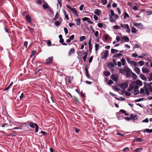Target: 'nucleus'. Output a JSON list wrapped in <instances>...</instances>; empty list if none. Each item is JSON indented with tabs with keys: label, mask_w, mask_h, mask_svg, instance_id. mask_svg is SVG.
Instances as JSON below:
<instances>
[{
	"label": "nucleus",
	"mask_w": 152,
	"mask_h": 152,
	"mask_svg": "<svg viewBox=\"0 0 152 152\" xmlns=\"http://www.w3.org/2000/svg\"><path fill=\"white\" fill-rule=\"evenodd\" d=\"M29 126L31 127L33 129H34L35 128V132L36 133L39 130V126L38 125L35 123H34L33 122H30L29 123Z\"/></svg>",
	"instance_id": "nucleus-1"
},
{
	"label": "nucleus",
	"mask_w": 152,
	"mask_h": 152,
	"mask_svg": "<svg viewBox=\"0 0 152 152\" xmlns=\"http://www.w3.org/2000/svg\"><path fill=\"white\" fill-rule=\"evenodd\" d=\"M103 26V24L101 23H99L98 24V26L100 28H102Z\"/></svg>",
	"instance_id": "nucleus-53"
},
{
	"label": "nucleus",
	"mask_w": 152,
	"mask_h": 152,
	"mask_svg": "<svg viewBox=\"0 0 152 152\" xmlns=\"http://www.w3.org/2000/svg\"><path fill=\"white\" fill-rule=\"evenodd\" d=\"M128 86V84L127 83H121L120 85V87L123 89L126 88Z\"/></svg>",
	"instance_id": "nucleus-8"
},
{
	"label": "nucleus",
	"mask_w": 152,
	"mask_h": 152,
	"mask_svg": "<svg viewBox=\"0 0 152 152\" xmlns=\"http://www.w3.org/2000/svg\"><path fill=\"white\" fill-rule=\"evenodd\" d=\"M85 55L83 57V59L84 61L85 62L86 61V58L87 57L88 53L87 52H86L84 53Z\"/></svg>",
	"instance_id": "nucleus-25"
},
{
	"label": "nucleus",
	"mask_w": 152,
	"mask_h": 152,
	"mask_svg": "<svg viewBox=\"0 0 152 152\" xmlns=\"http://www.w3.org/2000/svg\"><path fill=\"white\" fill-rule=\"evenodd\" d=\"M76 25L78 26H80V18H77L75 20Z\"/></svg>",
	"instance_id": "nucleus-21"
},
{
	"label": "nucleus",
	"mask_w": 152,
	"mask_h": 152,
	"mask_svg": "<svg viewBox=\"0 0 152 152\" xmlns=\"http://www.w3.org/2000/svg\"><path fill=\"white\" fill-rule=\"evenodd\" d=\"M58 16L59 14L58 13H56V14L55 17H54L53 19V20H56L58 18Z\"/></svg>",
	"instance_id": "nucleus-40"
},
{
	"label": "nucleus",
	"mask_w": 152,
	"mask_h": 152,
	"mask_svg": "<svg viewBox=\"0 0 152 152\" xmlns=\"http://www.w3.org/2000/svg\"><path fill=\"white\" fill-rule=\"evenodd\" d=\"M64 32L65 33V34H66L68 33V30L66 28H64Z\"/></svg>",
	"instance_id": "nucleus-59"
},
{
	"label": "nucleus",
	"mask_w": 152,
	"mask_h": 152,
	"mask_svg": "<svg viewBox=\"0 0 152 152\" xmlns=\"http://www.w3.org/2000/svg\"><path fill=\"white\" fill-rule=\"evenodd\" d=\"M114 64L113 63L110 62L109 63L107 64V66L108 67L111 68L114 66Z\"/></svg>",
	"instance_id": "nucleus-27"
},
{
	"label": "nucleus",
	"mask_w": 152,
	"mask_h": 152,
	"mask_svg": "<svg viewBox=\"0 0 152 152\" xmlns=\"http://www.w3.org/2000/svg\"><path fill=\"white\" fill-rule=\"evenodd\" d=\"M134 71L137 74H140V69L138 67H135L134 68Z\"/></svg>",
	"instance_id": "nucleus-16"
},
{
	"label": "nucleus",
	"mask_w": 152,
	"mask_h": 152,
	"mask_svg": "<svg viewBox=\"0 0 152 152\" xmlns=\"http://www.w3.org/2000/svg\"><path fill=\"white\" fill-rule=\"evenodd\" d=\"M133 88L132 86L131 85H130L128 89L129 91H131L133 89Z\"/></svg>",
	"instance_id": "nucleus-58"
},
{
	"label": "nucleus",
	"mask_w": 152,
	"mask_h": 152,
	"mask_svg": "<svg viewBox=\"0 0 152 152\" xmlns=\"http://www.w3.org/2000/svg\"><path fill=\"white\" fill-rule=\"evenodd\" d=\"M53 59V57L51 56L47 58L46 60V63L47 64H50L52 63Z\"/></svg>",
	"instance_id": "nucleus-10"
},
{
	"label": "nucleus",
	"mask_w": 152,
	"mask_h": 152,
	"mask_svg": "<svg viewBox=\"0 0 152 152\" xmlns=\"http://www.w3.org/2000/svg\"><path fill=\"white\" fill-rule=\"evenodd\" d=\"M86 39V37L84 36H82L80 37V42H82L83 40H85Z\"/></svg>",
	"instance_id": "nucleus-38"
},
{
	"label": "nucleus",
	"mask_w": 152,
	"mask_h": 152,
	"mask_svg": "<svg viewBox=\"0 0 152 152\" xmlns=\"http://www.w3.org/2000/svg\"><path fill=\"white\" fill-rule=\"evenodd\" d=\"M71 11L76 16L78 17L79 16L78 12L75 8H73V9H72Z\"/></svg>",
	"instance_id": "nucleus-11"
},
{
	"label": "nucleus",
	"mask_w": 152,
	"mask_h": 152,
	"mask_svg": "<svg viewBox=\"0 0 152 152\" xmlns=\"http://www.w3.org/2000/svg\"><path fill=\"white\" fill-rule=\"evenodd\" d=\"M99 45L98 44H95V50L96 51H98L99 49Z\"/></svg>",
	"instance_id": "nucleus-37"
},
{
	"label": "nucleus",
	"mask_w": 152,
	"mask_h": 152,
	"mask_svg": "<svg viewBox=\"0 0 152 152\" xmlns=\"http://www.w3.org/2000/svg\"><path fill=\"white\" fill-rule=\"evenodd\" d=\"M28 44V42L27 41H26L24 42V46L26 48L27 47V45Z\"/></svg>",
	"instance_id": "nucleus-60"
},
{
	"label": "nucleus",
	"mask_w": 152,
	"mask_h": 152,
	"mask_svg": "<svg viewBox=\"0 0 152 152\" xmlns=\"http://www.w3.org/2000/svg\"><path fill=\"white\" fill-rule=\"evenodd\" d=\"M142 71L143 73L147 74L149 72V70L148 68L144 67H142Z\"/></svg>",
	"instance_id": "nucleus-13"
},
{
	"label": "nucleus",
	"mask_w": 152,
	"mask_h": 152,
	"mask_svg": "<svg viewBox=\"0 0 152 152\" xmlns=\"http://www.w3.org/2000/svg\"><path fill=\"white\" fill-rule=\"evenodd\" d=\"M129 41V38L125 36L121 37V43H123L125 42H128Z\"/></svg>",
	"instance_id": "nucleus-5"
},
{
	"label": "nucleus",
	"mask_w": 152,
	"mask_h": 152,
	"mask_svg": "<svg viewBox=\"0 0 152 152\" xmlns=\"http://www.w3.org/2000/svg\"><path fill=\"white\" fill-rule=\"evenodd\" d=\"M103 53L104 55V56L103 57V58L106 59L107 58L108 55V51L107 50H106L104 52L102 53V54Z\"/></svg>",
	"instance_id": "nucleus-9"
},
{
	"label": "nucleus",
	"mask_w": 152,
	"mask_h": 152,
	"mask_svg": "<svg viewBox=\"0 0 152 152\" xmlns=\"http://www.w3.org/2000/svg\"><path fill=\"white\" fill-rule=\"evenodd\" d=\"M104 74L106 76H108L110 75V72L108 71H106L104 72Z\"/></svg>",
	"instance_id": "nucleus-28"
},
{
	"label": "nucleus",
	"mask_w": 152,
	"mask_h": 152,
	"mask_svg": "<svg viewBox=\"0 0 152 152\" xmlns=\"http://www.w3.org/2000/svg\"><path fill=\"white\" fill-rule=\"evenodd\" d=\"M123 54L122 53H118L115 54L113 56V57L114 58H118L119 56H122Z\"/></svg>",
	"instance_id": "nucleus-31"
},
{
	"label": "nucleus",
	"mask_w": 152,
	"mask_h": 152,
	"mask_svg": "<svg viewBox=\"0 0 152 152\" xmlns=\"http://www.w3.org/2000/svg\"><path fill=\"white\" fill-rule=\"evenodd\" d=\"M62 22V20L61 19L60 21H57L55 22L54 24L56 26H58L60 25Z\"/></svg>",
	"instance_id": "nucleus-17"
},
{
	"label": "nucleus",
	"mask_w": 152,
	"mask_h": 152,
	"mask_svg": "<svg viewBox=\"0 0 152 152\" xmlns=\"http://www.w3.org/2000/svg\"><path fill=\"white\" fill-rule=\"evenodd\" d=\"M110 78L114 81L117 82L118 81V77L117 74H113L111 76Z\"/></svg>",
	"instance_id": "nucleus-6"
},
{
	"label": "nucleus",
	"mask_w": 152,
	"mask_h": 152,
	"mask_svg": "<svg viewBox=\"0 0 152 152\" xmlns=\"http://www.w3.org/2000/svg\"><path fill=\"white\" fill-rule=\"evenodd\" d=\"M120 112L121 113H124L125 115H128V114H127L126 111L124 110H120Z\"/></svg>",
	"instance_id": "nucleus-48"
},
{
	"label": "nucleus",
	"mask_w": 152,
	"mask_h": 152,
	"mask_svg": "<svg viewBox=\"0 0 152 152\" xmlns=\"http://www.w3.org/2000/svg\"><path fill=\"white\" fill-rule=\"evenodd\" d=\"M93 56H91L89 59V62L91 63L93 60Z\"/></svg>",
	"instance_id": "nucleus-61"
},
{
	"label": "nucleus",
	"mask_w": 152,
	"mask_h": 152,
	"mask_svg": "<svg viewBox=\"0 0 152 152\" xmlns=\"http://www.w3.org/2000/svg\"><path fill=\"white\" fill-rule=\"evenodd\" d=\"M143 149L142 148H139L135 149L134 151V152H141L142 150Z\"/></svg>",
	"instance_id": "nucleus-30"
},
{
	"label": "nucleus",
	"mask_w": 152,
	"mask_h": 152,
	"mask_svg": "<svg viewBox=\"0 0 152 152\" xmlns=\"http://www.w3.org/2000/svg\"><path fill=\"white\" fill-rule=\"evenodd\" d=\"M75 50L74 48H72L70 50L69 52L68 53L69 55H71L72 54H73L75 53Z\"/></svg>",
	"instance_id": "nucleus-22"
},
{
	"label": "nucleus",
	"mask_w": 152,
	"mask_h": 152,
	"mask_svg": "<svg viewBox=\"0 0 152 152\" xmlns=\"http://www.w3.org/2000/svg\"><path fill=\"white\" fill-rule=\"evenodd\" d=\"M57 6L58 7V4H59L60 8H61L62 6V0H57Z\"/></svg>",
	"instance_id": "nucleus-29"
},
{
	"label": "nucleus",
	"mask_w": 152,
	"mask_h": 152,
	"mask_svg": "<svg viewBox=\"0 0 152 152\" xmlns=\"http://www.w3.org/2000/svg\"><path fill=\"white\" fill-rule=\"evenodd\" d=\"M118 52V50L114 49L112 48L111 49V53H117Z\"/></svg>",
	"instance_id": "nucleus-33"
},
{
	"label": "nucleus",
	"mask_w": 152,
	"mask_h": 152,
	"mask_svg": "<svg viewBox=\"0 0 152 152\" xmlns=\"http://www.w3.org/2000/svg\"><path fill=\"white\" fill-rule=\"evenodd\" d=\"M107 0H101V2L103 5H105L107 3Z\"/></svg>",
	"instance_id": "nucleus-42"
},
{
	"label": "nucleus",
	"mask_w": 152,
	"mask_h": 152,
	"mask_svg": "<svg viewBox=\"0 0 152 152\" xmlns=\"http://www.w3.org/2000/svg\"><path fill=\"white\" fill-rule=\"evenodd\" d=\"M109 94H110L111 96H113V97H115V98L117 99H118V100L119 99L116 97H115V96H117L116 95H115V94L112 93L111 92H109Z\"/></svg>",
	"instance_id": "nucleus-43"
},
{
	"label": "nucleus",
	"mask_w": 152,
	"mask_h": 152,
	"mask_svg": "<svg viewBox=\"0 0 152 152\" xmlns=\"http://www.w3.org/2000/svg\"><path fill=\"white\" fill-rule=\"evenodd\" d=\"M147 132L149 133H152V129H146L144 131V132Z\"/></svg>",
	"instance_id": "nucleus-26"
},
{
	"label": "nucleus",
	"mask_w": 152,
	"mask_h": 152,
	"mask_svg": "<svg viewBox=\"0 0 152 152\" xmlns=\"http://www.w3.org/2000/svg\"><path fill=\"white\" fill-rule=\"evenodd\" d=\"M115 13L114 11L112 10H110V14L109 15V16H115Z\"/></svg>",
	"instance_id": "nucleus-24"
},
{
	"label": "nucleus",
	"mask_w": 152,
	"mask_h": 152,
	"mask_svg": "<svg viewBox=\"0 0 152 152\" xmlns=\"http://www.w3.org/2000/svg\"><path fill=\"white\" fill-rule=\"evenodd\" d=\"M144 92H145V91H144V89L142 88H141V89H140V94H145Z\"/></svg>",
	"instance_id": "nucleus-49"
},
{
	"label": "nucleus",
	"mask_w": 152,
	"mask_h": 152,
	"mask_svg": "<svg viewBox=\"0 0 152 152\" xmlns=\"http://www.w3.org/2000/svg\"><path fill=\"white\" fill-rule=\"evenodd\" d=\"M113 28L115 29H119L121 28V27L118 25H115L113 26Z\"/></svg>",
	"instance_id": "nucleus-44"
},
{
	"label": "nucleus",
	"mask_w": 152,
	"mask_h": 152,
	"mask_svg": "<svg viewBox=\"0 0 152 152\" xmlns=\"http://www.w3.org/2000/svg\"><path fill=\"white\" fill-rule=\"evenodd\" d=\"M130 64L134 66H137V63L134 61H132Z\"/></svg>",
	"instance_id": "nucleus-39"
},
{
	"label": "nucleus",
	"mask_w": 152,
	"mask_h": 152,
	"mask_svg": "<svg viewBox=\"0 0 152 152\" xmlns=\"http://www.w3.org/2000/svg\"><path fill=\"white\" fill-rule=\"evenodd\" d=\"M135 83L137 85H138L140 86H141L142 85V82L140 80H137L135 82Z\"/></svg>",
	"instance_id": "nucleus-15"
},
{
	"label": "nucleus",
	"mask_w": 152,
	"mask_h": 152,
	"mask_svg": "<svg viewBox=\"0 0 152 152\" xmlns=\"http://www.w3.org/2000/svg\"><path fill=\"white\" fill-rule=\"evenodd\" d=\"M123 15H124V19H126V18H129V15L126 12H125L124 13Z\"/></svg>",
	"instance_id": "nucleus-32"
},
{
	"label": "nucleus",
	"mask_w": 152,
	"mask_h": 152,
	"mask_svg": "<svg viewBox=\"0 0 152 152\" xmlns=\"http://www.w3.org/2000/svg\"><path fill=\"white\" fill-rule=\"evenodd\" d=\"M134 141L136 142H142V140L140 138H137L134 139Z\"/></svg>",
	"instance_id": "nucleus-36"
},
{
	"label": "nucleus",
	"mask_w": 152,
	"mask_h": 152,
	"mask_svg": "<svg viewBox=\"0 0 152 152\" xmlns=\"http://www.w3.org/2000/svg\"><path fill=\"white\" fill-rule=\"evenodd\" d=\"M119 18L118 16L117 15L115 14V16H109V19L111 23H114L115 22L116 20L118 19Z\"/></svg>",
	"instance_id": "nucleus-4"
},
{
	"label": "nucleus",
	"mask_w": 152,
	"mask_h": 152,
	"mask_svg": "<svg viewBox=\"0 0 152 152\" xmlns=\"http://www.w3.org/2000/svg\"><path fill=\"white\" fill-rule=\"evenodd\" d=\"M143 122L148 123V119L147 118H146L145 119L143 120L142 121Z\"/></svg>",
	"instance_id": "nucleus-63"
},
{
	"label": "nucleus",
	"mask_w": 152,
	"mask_h": 152,
	"mask_svg": "<svg viewBox=\"0 0 152 152\" xmlns=\"http://www.w3.org/2000/svg\"><path fill=\"white\" fill-rule=\"evenodd\" d=\"M132 77L134 79H136L137 78V75L134 73L132 72Z\"/></svg>",
	"instance_id": "nucleus-47"
},
{
	"label": "nucleus",
	"mask_w": 152,
	"mask_h": 152,
	"mask_svg": "<svg viewBox=\"0 0 152 152\" xmlns=\"http://www.w3.org/2000/svg\"><path fill=\"white\" fill-rule=\"evenodd\" d=\"M138 88L139 87H136L134 89V92H135L134 94L135 95H137L139 94V92L138 90Z\"/></svg>",
	"instance_id": "nucleus-23"
},
{
	"label": "nucleus",
	"mask_w": 152,
	"mask_h": 152,
	"mask_svg": "<svg viewBox=\"0 0 152 152\" xmlns=\"http://www.w3.org/2000/svg\"><path fill=\"white\" fill-rule=\"evenodd\" d=\"M94 13L96 15H99L100 13H101V11L100 10L97 9L95 10Z\"/></svg>",
	"instance_id": "nucleus-18"
},
{
	"label": "nucleus",
	"mask_w": 152,
	"mask_h": 152,
	"mask_svg": "<svg viewBox=\"0 0 152 152\" xmlns=\"http://www.w3.org/2000/svg\"><path fill=\"white\" fill-rule=\"evenodd\" d=\"M94 33L95 36L96 37H97L98 36L99 33L98 31H96Z\"/></svg>",
	"instance_id": "nucleus-64"
},
{
	"label": "nucleus",
	"mask_w": 152,
	"mask_h": 152,
	"mask_svg": "<svg viewBox=\"0 0 152 152\" xmlns=\"http://www.w3.org/2000/svg\"><path fill=\"white\" fill-rule=\"evenodd\" d=\"M140 45H139L137 44H135L134 47V48H139L140 47Z\"/></svg>",
	"instance_id": "nucleus-56"
},
{
	"label": "nucleus",
	"mask_w": 152,
	"mask_h": 152,
	"mask_svg": "<svg viewBox=\"0 0 152 152\" xmlns=\"http://www.w3.org/2000/svg\"><path fill=\"white\" fill-rule=\"evenodd\" d=\"M120 40H121V38H120V37L118 36H117L116 38V42H119Z\"/></svg>",
	"instance_id": "nucleus-46"
},
{
	"label": "nucleus",
	"mask_w": 152,
	"mask_h": 152,
	"mask_svg": "<svg viewBox=\"0 0 152 152\" xmlns=\"http://www.w3.org/2000/svg\"><path fill=\"white\" fill-rule=\"evenodd\" d=\"M42 7L43 9L44 10L46 9L49 7V6L47 3L44 4L43 5Z\"/></svg>",
	"instance_id": "nucleus-34"
},
{
	"label": "nucleus",
	"mask_w": 152,
	"mask_h": 152,
	"mask_svg": "<svg viewBox=\"0 0 152 152\" xmlns=\"http://www.w3.org/2000/svg\"><path fill=\"white\" fill-rule=\"evenodd\" d=\"M84 7V5L83 4H81L80 7H79V10L80 11H82L83 9V7Z\"/></svg>",
	"instance_id": "nucleus-51"
},
{
	"label": "nucleus",
	"mask_w": 152,
	"mask_h": 152,
	"mask_svg": "<svg viewBox=\"0 0 152 152\" xmlns=\"http://www.w3.org/2000/svg\"><path fill=\"white\" fill-rule=\"evenodd\" d=\"M43 1H44V0H39L36 1V3L38 4H41Z\"/></svg>",
	"instance_id": "nucleus-50"
},
{
	"label": "nucleus",
	"mask_w": 152,
	"mask_h": 152,
	"mask_svg": "<svg viewBox=\"0 0 152 152\" xmlns=\"http://www.w3.org/2000/svg\"><path fill=\"white\" fill-rule=\"evenodd\" d=\"M140 78L146 81L147 80L146 77L142 73L140 74Z\"/></svg>",
	"instance_id": "nucleus-20"
},
{
	"label": "nucleus",
	"mask_w": 152,
	"mask_h": 152,
	"mask_svg": "<svg viewBox=\"0 0 152 152\" xmlns=\"http://www.w3.org/2000/svg\"><path fill=\"white\" fill-rule=\"evenodd\" d=\"M28 28L29 29V30H30V31L31 33H32V32H33L34 29L33 28H31L29 26H28Z\"/></svg>",
	"instance_id": "nucleus-62"
},
{
	"label": "nucleus",
	"mask_w": 152,
	"mask_h": 152,
	"mask_svg": "<svg viewBox=\"0 0 152 152\" xmlns=\"http://www.w3.org/2000/svg\"><path fill=\"white\" fill-rule=\"evenodd\" d=\"M36 51L35 50H34L33 51L30 57L31 58L36 53Z\"/></svg>",
	"instance_id": "nucleus-55"
},
{
	"label": "nucleus",
	"mask_w": 152,
	"mask_h": 152,
	"mask_svg": "<svg viewBox=\"0 0 152 152\" xmlns=\"http://www.w3.org/2000/svg\"><path fill=\"white\" fill-rule=\"evenodd\" d=\"M133 24L134 26L140 29H142L143 28V25L141 23H136L134 22H133Z\"/></svg>",
	"instance_id": "nucleus-3"
},
{
	"label": "nucleus",
	"mask_w": 152,
	"mask_h": 152,
	"mask_svg": "<svg viewBox=\"0 0 152 152\" xmlns=\"http://www.w3.org/2000/svg\"><path fill=\"white\" fill-rule=\"evenodd\" d=\"M125 71V73H126V76L127 77H129L130 76L132 70L128 67H126Z\"/></svg>",
	"instance_id": "nucleus-7"
},
{
	"label": "nucleus",
	"mask_w": 152,
	"mask_h": 152,
	"mask_svg": "<svg viewBox=\"0 0 152 152\" xmlns=\"http://www.w3.org/2000/svg\"><path fill=\"white\" fill-rule=\"evenodd\" d=\"M131 119L133 120H137V118L136 115L131 114L130 115Z\"/></svg>",
	"instance_id": "nucleus-12"
},
{
	"label": "nucleus",
	"mask_w": 152,
	"mask_h": 152,
	"mask_svg": "<svg viewBox=\"0 0 152 152\" xmlns=\"http://www.w3.org/2000/svg\"><path fill=\"white\" fill-rule=\"evenodd\" d=\"M121 27L126 29V32L129 33L130 32V29L129 25L127 24H120Z\"/></svg>",
	"instance_id": "nucleus-2"
},
{
	"label": "nucleus",
	"mask_w": 152,
	"mask_h": 152,
	"mask_svg": "<svg viewBox=\"0 0 152 152\" xmlns=\"http://www.w3.org/2000/svg\"><path fill=\"white\" fill-rule=\"evenodd\" d=\"M140 66H142L144 64L145 62L144 61H140L138 62Z\"/></svg>",
	"instance_id": "nucleus-45"
},
{
	"label": "nucleus",
	"mask_w": 152,
	"mask_h": 152,
	"mask_svg": "<svg viewBox=\"0 0 152 152\" xmlns=\"http://www.w3.org/2000/svg\"><path fill=\"white\" fill-rule=\"evenodd\" d=\"M26 19L27 21L29 23L31 22V18L29 15H27L26 17Z\"/></svg>",
	"instance_id": "nucleus-19"
},
{
	"label": "nucleus",
	"mask_w": 152,
	"mask_h": 152,
	"mask_svg": "<svg viewBox=\"0 0 152 152\" xmlns=\"http://www.w3.org/2000/svg\"><path fill=\"white\" fill-rule=\"evenodd\" d=\"M152 80V74H151L148 79L149 81H151Z\"/></svg>",
	"instance_id": "nucleus-57"
},
{
	"label": "nucleus",
	"mask_w": 152,
	"mask_h": 152,
	"mask_svg": "<svg viewBox=\"0 0 152 152\" xmlns=\"http://www.w3.org/2000/svg\"><path fill=\"white\" fill-rule=\"evenodd\" d=\"M109 38V36L108 35H105L104 36V38L106 40H107Z\"/></svg>",
	"instance_id": "nucleus-54"
},
{
	"label": "nucleus",
	"mask_w": 152,
	"mask_h": 152,
	"mask_svg": "<svg viewBox=\"0 0 152 152\" xmlns=\"http://www.w3.org/2000/svg\"><path fill=\"white\" fill-rule=\"evenodd\" d=\"M126 67L125 66L123 69H120L119 70V72L120 73L124 74L125 73V72H126L125 70H126Z\"/></svg>",
	"instance_id": "nucleus-14"
},
{
	"label": "nucleus",
	"mask_w": 152,
	"mask_h": 152,
	"mask_svg": "<svg viewBox=\"0 0 152 152\" xmlns=\"http://www.w3.org/2000/svg\"><path fill=\"white\" fill-rule=\"evenodd\" d=\"M113 82L111 80H109L108 82L107 83V84L108 85H111L113 84Z\"/></svg>",
	"instance_id": "nucleus-52"
},
{
	"label": "nucleus",
	"mask_w": 152,
	"mask_h": 152,
	"mask_svg": "<svg viewBox=\"0 0 152 152\" xmlns=\"http://www.w3.org/2000/svg\"><path fill=\"white\" fill-rule=\"evenodd\" d=\"M132 31V33H135L137 32V31L136 29L134 27H132L131 28Z\"/></svg>",
	"instance_id": "nucleus-35"
},
{
	"label": "nucleus",
	"mask_w": 152,
	"mask_h": 152,
	"mask_svg": "<svg viewBox=\"0 0 152 152\" xmlns=\"http://www.w3.org/2000/svg\"><path fill=\"white\" fill-rule=\"evenodd\" d=\"M121 61L122 63V65H124L126 63V61L125 59L124 58H122L121 60Z\"/></svg>",
	"instance_id": "nucleus-41"
}]
</instances>
